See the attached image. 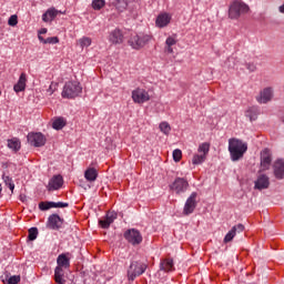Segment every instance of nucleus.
Here are the masks:
<instances>
[{"instance_id": "f257e3e1", "label": "nucleus", "mask_w": 284, "mask_h": 284, "mask_svg": "<svg viewBox=\"0 0 284 284\" xmlns=\"http://www.w3.org/2000/svg\"><path fill=\"white\" fill-rule=\"evenodd\" d=\"M70 253H62L57 257L53 280L57 284H65V270H70Z\"/></svg>"}, {"instance_id": "f03ea898", "label": "nucleus", "mask_w": 284, "mask_h": 284, "mask_svg": "<svg viewBox=\"0 0 284 284\" xmlns=\"http://www.w3.org/2000/svg\"><path fill=\"white\" fill-rule=\"evenodd\" d=\"M229 152L232 161H241L247 152V143L236 138L229 140Z\"/></svg>"}, {"instance_id": "7ed1b4c3", "label": "nucleus", "mask_w": 284, "mask_h": 284, "mask_svg": "<svg viewBox=\"0 0 284 284\" xmlns=\"http://www.w3.org/2000/svg\"><path fill=\"white\" fill-rule=\"evenodd\" d=\"M145 270H148V264L141 261L131 262L126 271L128 281L130 283L134 282L138 278V276H142V274H145Z\"/></svg>"}, {"instance_id": "20e7f679", "label": "nucleus", "mask_w": 284, "mask_h": 284, "mask_svg": "<svg viewBox=\"0 0 284 284\" xmlns=\"http://www.w3.org/2000/svg\"><path fill=\"white\" fill-rule=\"evenodd\" d=\"M83 92V87L77 81L65 82L61 97L62 99H77Z\"/></svg>"}, {"instance_id": "39448f33", "label": "nucleus", "mask_w": 284, "mask_h": 284, "mask_svg": "<svg viewBox=\"0 0 284 284\" xmlns=\"http://www.w3.org/2000/svg\"><path fill=\"white\" fill-rule=\"evenodd\" d=\"M153 39L152 34H145V33H141V34H131L130 39H129V45H131V48L133 50H142V48H145V45H148V43Z\"/></svg>"}, {"instance_id": "423d86ee", "label": "nucleus", "mask_w": 284, "mask_h": 284, "mask_svg": "<svg viewBox=\"0 0 284 284\" xmlns=\"http://www.w3.org/2000/svg\"><path fill=\"white\" fill-rule=\"evenodd\" d=\"M250 7L244 2L234 0L229 8V19H239L241 14H247Z\"/></svg>"}, {"instance_id": "0eeeda50", "label": "nucleus", "mask_w": 284, "mask_h": 284, "mask_svg": "<svg viewBox=\"0 0 284 284\" xmlns=\"http://www.w3.org/2000/svg\"><path fill=\"white\" fill-rule=\"evenodd\" d=\"M197 152L193 155L192 163L193 165H201L202 163H205L207 159V154H210V143L204 142L199 145Z\"/></svg>"}, {"instance_id": "6e6552de", "label": "nucleus", "mask_w": 284, "mask_h": 284, "mask_svg": "<svg viewBox=\"0 0 284 284\" xmlns=\"http://www.w3.org/2000/svg\"><path fill=\"white\" fill-rule=\"evenodd\" d=\"M124 239L131 245H141L143 243V235L136 229H129L124 232Z\"/></svg>"}, {"instance_id": "1a4fd4ad", "label": "nucleus", "mask_w": 284, "mask_h": 284, "mask_svg": "<svg viewBox=\"0 0 284 284\" xmlns=\"http://www.w3.org/2000/svg\"><path fill=\"white\" fill-rule=\"evenodd\" d=\"M187 187H190V183L183 178H176L170 185V190L175 192V194H183L184 192H187Z\"/></svg>"}, {"instance_id": "9d476101", "label": "nucleus", "mask_w": 284, "mask_h": 284, "mask_svg": "<svg viewBox=\"0 0 284 284\" xmlns=\"http://www.w3.org/2000/svg\"><path fill=\"white\" fill-rule=\"evenodd\" d=\"M133 103H148L150 101V93L145 89L136 88L132 91Z\"/></svg>"}, {"instance_id": "9b49d317", "label": "nucleus", "mask_w": 284, "mask_h": 284, "mask_svg": "<svg viewBox=\"0 0 284 284\" xmlns=\"http://www.w3.org/2000/svg\"><path fill=\"white\" fill-rule=\"evenodd\" d=\"M28 142L30 145H33L34 148H43L45 145V135L43 133L38 132V133H29L28 136Z\"/></svg>"}, {"instance_id": "f8f14e48", "label": "nucleus", "mask_w": 284, "mask_h": 284, "mask_svg": "<svg viewBox=\"0 0 284 284\" xmlns=\"http://www.w3.org/2000/svg\"><path fill=\"white\" fill-rule=\"evenodd\" d=\"M196 196H199V194L196 192H193L187 197V200L184 204V209H183V214L185 216H190V214H192L194 212V210H196Z\"/></svg>"}, {"instance_id": "ddd939ff", "label": "nucleus", "mask_w": 284, "mask_h": 284, "mask_svg": "<svg viewBox=\"0 0 284 284\" xmlns=\"http://www.w3.org/2000/svg\"><path fill=\"white\" fill-rule=\"evenodd\" d=\"M63 187V176L61 174L53 175L47 185L48 192H54Z\"/></svg>"}, {"instance_id": "4468645a", "label": "nucleus", "mask_w": 284, "mask_h": 284, "mask_svg": "<svg viewBox=\"0 0 284 284\" xmlns=\"http://www.w3.org/2000/svg\"><path fill=\"white\" fill-rule=\"evenodd\" d=\"M118 216L119 214H116V212L109 211L103 219L99 220L100 227H102V230H108L110 224L116 221Z\"/></svg>"}, {"instance_id": "2eb2a0df", "label": "nucleus", "mask_w": 284, "mask_h": 284, "mask_svg": "<svg viewBox=\"0 0 284 284\" xmlns=\"http://www.w3.org/2000/svg\"><path fill=\"white\" fill-rule=\"evenodd\" d=\"M123 31L120 29H114L109 33V41L112 45H121L124 41Z\"/></svg>"}, {"instance_id": "dca6fc26", "label": "nucleus", "mask_w": 284, "mask_h": 284, "mask_svg": "<svg viewBox=\"0 0 284 284\" xmlns=\"http://www.w3.org/2000/svg\"><path fill=\"white\" fill-rule=\"evenodd\" d=\"M61 225H63V219H61L59 214H52L49 216L47 222V227H49V230H61Z\"/></svg>"}, {"instance_id": "f3484780", "label": "nucleus", "mask_w": 284, "mask_h": 284, "mask_svg": "<svg viewBox=\"0 0 284 284\" xmlns=\"http://www.w3.org/2000/svg\"><path fill=\"white\" fill-rule=\"evenodd\" d=\"M241 232H245V225L237 224L233 226L225 235L224 243H232V241H234V236H236V233L241 234Z\"/></svg>"}, {"instance_id": "a211bd4d", "label": "nucleus", "mask_w": 284, "mask_h": 284, "mask_svg": "<svg viewBox=\"0 0 284 284\" xmlns=\"http://www.w3.org/2000/svg\"><path fill=\"white\" fill-rule=\"evenodd\" d=\"M172 21V14L168 12H162L156 17L155 26L156 28H168Z\"/></svg>"}, {"instance_id": "6ab92c4d", "label": "nucleus", "mask_w": 284, "mask_h": 284, "mask_svg": "<svg viewBox=\"0 0 284 284\" xmlns=\"http://www.w3.org/2000/svg\"><path fill=\"white\" fill-rule=\"evenodd\" d=\"M270 165H272V154L267 149H265L261 153V169L263 171L270 170Z\"/></svg>"}, {"instance_id": "aec40b11", "label": "nucleus", "mask_w": 284, "mask_h": 284, "mask_svg": "<svg viewBox=\"0 0 284 284\" xmlns=\"http://www.w3.org/2000/svg\"><path fill=\"white\" fill-rule=\"evenodd\" d=\"M27 83L28 75L24 72H22L19 77L18 82L13 85L14 92H17V94H19V92H26Z\"/></svg>"}, {"instance_id": "412c9836", "label": "nucleus", "mask_w": 284, "mask_h": 284, "mask_svg": "<svg viewBox=\"0 0 284 284\" xmlns=\"http://www.w3.org/2000/svg\"><path fill=\"white\" fill-rule=\"evenodd\" d=\"M59 14H62V12L57 10L55 8H49L42 14V21H44V23H50V21H54V19H57Z\"/></svg>"}, {"instance_id": "4be33fe9", "label": "nucleus", "mask_w": 284, "mask_h": 284, "mask_svg": "<svg viewBox=\"0 0 284 284\" xmlns=\"http://www.w3.org/2000/svg\"><path fill=\"white\" fill-rule=\"evenodd\" d=\"M272 88H265L260 92V95L256 98V101L257 103H268V101H272Z\"/></svg>"}, {"instance_id": "5701e85b", "label": "nucleus", "mask_w": 284, "mask_h": 284, "mask_svg": "<svg viewBox=\"0 0 284 284\" xmlns=\"http://www.w3.org/2000/svg\"><path fill=\"white\" fill-rule=\"evenodd\" d=\"M84 179L89 183H94V181H97V179H99V171L94 166H89L84 171Z\"/></svg>"}, {"instance_id": "b1692460", "label": "nucleus", "mask_w": 284, "mask_h": 284, "mask_svg": "<svg viewBox=\"0 0 284 284\" xmlns=\"http://www.w3.org/2000/svg\"><path fill=\"white\" fill-rule=\"evenodd\" d=\"M270 187V178L265 174H262L255 181V190H267Z\"/></svg>"}, {"instance_id": "393cba45", "label": "nucleus", "mask_w": 284, "mask_h": 284, "mask_svg": "<svg viewBox=\"0 0 284 284\" xmlns=\"http://www.w3.org/2000/svg\"><path fill=\"white\" fill-rule=\"evenodd\" d=\"M273 170H274L275 179H278V180L284 179V161L283 160L275 161L273 165Z\"/></svg>"}, {"instance_id": "a878e982", "label": "nucleus", "mask_w": 284, "mask_h": 284, "mask_svg": "<svg viewBox=\"0 0 284 284\" xmlns=\"http://www.w3.org/2000/svg\"><path fill=\"white\" fill-rule=\"evenodd\" d=\"M160 268L163 272H174V260L168 257L161 261Z\"/></svg>"}, {"instance_id": "bb28decb", "label": "nucleus", "mask_w": 284, "mask_h": 284, "mask_svg": "<svg viewBox=\"0 0 284 284\" xmlns=\"http://www.w3.org/2000/svg\"><path fill=\"white\" fill-rule=\"evenodd\" d=\"M8 148L13 152H19L21 150V141L18 138H12L8 140Z\"/></svg>"}, {"instance_id": "cd10ccee", "label": "nucleus", "mask_w": 284, "mask_h": 284, "mask_svg": "<svg viewBox=\"0 0 284 284\" xmlns=\"http://www.w3.org/2000/svg\"><path fill=\"white\" fill-rule=\"evenodd\" d=\"M245 116L250 119V121H256L258 118V109L256 106H251L245 112Z\"/></svg>"}, {"instance_id": "c85d7f7f", "label": "nucleus", "mask_w": 284, "mask_h": 284, "mask_svg": "<svg viewBox=\"0 0 284 284\" xmlns=\"http://www.w3.org/2000/svg\"><path fill=\"white\" fill-rule=\"evenodd\" d=\"M52 128L53 130H63V128H65V119L57 118L53 120Z\"/></svg>"}, {"instance_id": "c756f323", "label": "nucleus", "mask_w": 284, "mask_h": 284, "mask_svg": "<svg viewBox=\"0 0 284 284\" xmlns=\"http://www.w3.org/2000/svg\"><path fill=\"white\" fill-rule=\"evenodd\" d=\"M38 39L39 41H41V43H44V44L49 43L51 45H55V43H59V37H51V38L44 39L43 37L38 36Z\"/></svg>"}, {"instance_id": "7c9ffc66", "label": "nucleus", "mask_w": 284, "mask_h": 284, "mask_svg": "<svg viewBox=\"0 0 284 284\" xmlns=\"http://www.w3.org/2000/svg\"><path fill=\"white\" fill-rule=\"evenodd\" d=\"M78 43L80 48H90L92 45V39L88 37H82L81 39L78 40Z\"/></svg>"}, {"instance_id": "2f4dec72", "label": "nucleus", "mask_w": 284, "mask_h": 284, "mask_svg": "<svg viewBox=\"0 0 284 284\" xmlns=\"http://www.w3.org/2000/svg\"><path fill=\"white\" fill-rule=\"evenodd\" d=\"M91 7L94 10H103L105 8V0H92Z\"/></svg>"}, {"instance_id": "473e14b6", "label": "nucleus", "mask_w": 284, "mask_h": 284, "mask_svg": "<svg viewBox=\"0 0 284 284\" xmlns=\"http://www.w3.org/2000/svg\"><path fill=\"white\" fill-rule=\"evenodd\" d=\"M2 180L6 185L9 186V190H11V192H14V182H12V178L8 175H2Z\"/></svg>"}, {"instance_id": "72a5a7b5", "label": "nucleus", "mask_w": 284, "mask_h": 284, "mask_svg": "<svg viewBox=\"0 0 284 284\" xmlns=\"http://www.w3.org/2000/svg\"><path fill=\"white\" fill-rule=\"evenodd\" d=\"M37 236H39V229H37V227L29 229L28 239L30 241H37Z\"/></svg>"}, {"instance_id": "f704fd0d", "label": "nucleus", "mask_w": 284, "mask_h": 284, "mask_svg": "<svg viewBox=\"0 0 284 284\" xmlns=\"http://www.w3.org/2000/svg\"><path fill=\"white\" fill-rule=\"evenodd\" d=\"M160 131L163 132V134H170V132L172 131V128L170 126V123L161 122L160 123Z\"/></svg>"}, {"instance_id": "c9c22d12", "label": "nucleus", "mask_w": 284, "mask_h": 284, "mask_svg": "<svg viewBox=\"0 0 284 284\" xmlns=\"http://www.w3.org/2000/svg\"><path fill=\"white\" fill-rule=\"evenodd\" d=\"M182 159H183V151H181V149H175L173 151V161H175V163H179Z\"/></svg>"}, {"instance_id": "e433bc0d", "label": "nucleus", "mask_w": 284, "mask_h": 284, "mask_svg": "<svg viewBox=\"0 0 284 284\" xmlns=\"http://www.w3.org/2000/svg\"><path fill=\"white\" fill-rule=\"evenodd\" d=\"M52 202H40L39 203V210H41L42 212H45L48 210H52Z\"/></svg>"}, {"instance_id": "4c0bfd02", "label": "nucleus", "mask_w": 284, "mask_h": 284, "mask_svg": "<svg viewBox=\"0 0 284 284\" xmlns=\"http://www.w3.org/2000/svg\"><path fill=\"white\" fill-rule=\"evenodd\" d=\"M176 43H178L176 36H170L165 40L166 47H173V45H176Z\"/></svg>"}, {"instance_id": "58836bf2", "label": "nucleus", "mask_w": 284, "mask_h": 284, "mask_svg": "<svg viewBox=\"0 0 284 284\" xmlns=\"http://www.w3.org/2000/svg\"><path fill=\"white\" fill-rule=\"evenodd\" d=\"M57 88H59V83L51 82L49 89L47 90V92H49L50 97H52V94H54V92H57Z\"/></svg>"}, {"instance_id": "ea45409f", "label": "nucleus", "mask_w": 284, "mask_h": 284, "mask_svg": "<svg viewBox=\"0 0 284 284\" xmlns=\"http://www.w3.org/2000/svg\"><path fill=\"white\" fill-rule=\"evenodd\" d=\"M9 26H11L12 28H14V26H17V23H19V18L17 17V14H13L9 18L8 20Z\"/></svg>"}, {"instance_id": "a19ab883", "label": "nucleus", "mask_w": 284, "mask_h": 284, "mask_svg": "<svg viewBox=\"0 0 284 284\" xmlns=\"http://www.w3.org/2000/svg\"><path fill=\"white\" fill-rule=\"evenodd\" d=\"M21 283V276L13 275L8 280V284H19Z\"/></svg>"}, {"instance_id": "79ce46f5", "label": "nucleus", "mask_w": 284, "mask_h": 284, "mask_svg": "<svg viewBox=\"0 0 284 284\" xmlns=\"http://www.w3.org/2000/svg\"><path fill=\"white\" fill-rule=\"evenodd\" d=\"M70 204L65 203V202H52V206L53 207H69Z\"/></svg>"}, {"instance_id": "37998d69", "label": "nucleus", "mask_w": 284, "mask_h": 284, "mask_svg": "<svg viewBox=\"0 0 284 284\" xmlns=\"http://www.w3.org/2000/svg\"><path fill=\"white\" fill-rule=\"evenodd\" d=\"M246 68H247V70H250V72H254V71H256V64H254V63H248V64H246Z\"/></svg>"}, {"instance_id": "c03bdc74", "label": "nucleus", "mask_w": 284, "mask_h": 284, "mask_svg": "<svg viewBox=\"0 0 284 284\" xmlns=\"http://www.w3.org/2000/svg\"><path fill=\"white\" fill-rule=\"evenodd\" d=\"M165 52H168V54H174V48L165 45Z\"/></svg>"}, {"instance_id": "a18cd8bd", "label": "nucleus", "mask_w": 284, "mask_h": 284, "mask_svg": "<svg viewBox=\"0 0 284 284\" xmlns=\"http://www.w3.org/2000/svg\"><path fill=\"white\" fill-rule=\"evenodd\" d=\"M39 34H48V29H47V28H42V29L39 31Z\"/></svg>"}, {"instance_id": "49530a36", "label": "nucleus", "mask_w": 284, "mask_h": 284, "mask_svg": "<svg viewBox=\"0 0 284 284\" xmlns=\"http://www.w3.org/2000/svg\"><path fill=\"white\" fill-rule=\"evenodd\" d=\"M280 12L284 14V3L280 7Z\"/></svg>"}, {"instance_id": "de8ad7c7", "label": "nucleus", "mask_w": 284, "mask_h": 284, "mask_svg": "<svg viewBox=\"0 0 284 284\" xmlns=\"http://www.w3.org/2000/svg\"><path fill=\"white\" fill-rule=\"evenodd\" d=\"M1 190H2V187H1V184H0V194H1Z\"/></svg>"}]
</instances>
